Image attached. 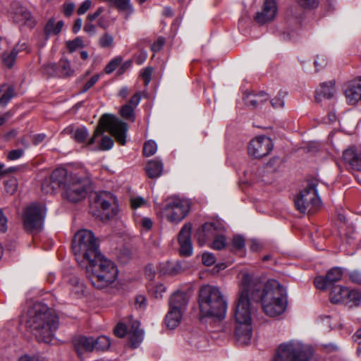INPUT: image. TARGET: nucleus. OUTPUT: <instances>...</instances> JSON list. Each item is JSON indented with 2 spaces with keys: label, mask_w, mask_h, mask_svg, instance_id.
<instances>
[{
  "label": "nucleus",
  "mask_w": 361,
  "mask_h": 361,
  "mask_svg": "<svg viewBox=\"0 0 361 361\" xmlns=\"http://www.w3.org/2000/svg\"><path fill=\"white\" fill-rule=\"evenodd\" d=\"M262 286L259 279L253 278L245 271L240 273V295L234 310L235 337L239 345L250 342L252 329L250 299L256 300L255 292L258 293Z\"/></svg>",
  "instance_id": "nucleus-1"
},
{
  "label": "nucleus",
  "mask_w": 361,
  "mask_h": 361,
  "mask_svg": "<svg viewBox=\"0 0 361 361\" xmlns=\"http://www.w3.org/2000/svg\"><path fill=\"white\" fill-rule=\"evenodd\" d=\"M22 322L39 342L49 343L59 327V317L46 305L34 303L22 315Z\"/></svg>",
  "instance_id": "nucleus-2"
},
{
  "label": "nucleus",
  "mask_w": 361,
  "mask_h": 361,
  "mask_svg": "<svg viewBox=\"0 0 361 361\" xmlns=\"http://www.w3.org/2000/svg\"><path fill=\"white\" fill-rule=\"evenodd\" d=\"M260 290L255 292L256 300L260 299L262 310L269 317H276L283 314L287 308L286 289L276 280L270 279Z\"/></svg>",
  "instance_id": "nucleus-3"
},
{
  "label": "nucleus",
  "mask_w": 361,
  "mask_h": 361,
  "mask_svg": "<svg viewBox=\"0 0 361 361\" xmlns=\"http://www.w3.org/2000/svg\"><path fill=\"white\" fill-rule=\"evenodd\" d=\"M87 270V276L92 285L97 289L111 286L118 279V269L111 260L102 254L82 266Z\"/></svg>",
  "instance_id": "nucleus-4"
},
{
  "label": "nucleus",
  "mask_w": 361,
  "mask_h": 361,
  "mask_svg": "<svg viewBox=\"0 0 361 361\" xmlns=\"http://www.w3.org/2000/svg\"><path fill=\"white\" fill-rule=\"evenodd\" d=\"M198 304L202 317L222 319L226 316L227 302L216 286H202L199 291Z\"/></svg>",
  "instance_id": "nucleus-5"
},
{
  "label": "nucleus",
  "mask_w": 361,
  "mask_h": 361,
  "mask_svg": "<svg viewBox=\"0 0 361 361\" xmlns=\"http://www.w3.org/2000/svg\"><path fill=\"white\" fill-rule=\"evenodd\" d=\"M72 247L75 259L81 267L101 254L94 233L87 229L80 230L75 234Z\"/></svg>",
  "instance_id": "nucleus-6"
},
{
  "label": "nucleus",
  "mask_w": 361,
  "mask_h": 361,
  "mask_svg": "<svg viewBox=\"0 0 361 361\" xmlns=\"http://www.w3.org/2000/svg\"><path fill=\"white\" fill-rule=\"evenodd\" d=\"M312 353L310 345L293 340L279 346L274 361H308Z\"/></svg>",
  "instance_id": "nucleus-7"
},
{
  "label": "nucleus",
  "mask_w": 361,
  "mask_h": 361,
  "mask_svg": "<svg viewBox=\"0 0 361 361\" xmlns=\"http://www.w3.org/2000/svg\"><path fill=\"white\" fill-rule=\"evenodd\" d=\"M104 130L110 133L118 143L122 145L126 144L127 124L114 116L105 114L100 118L99 125L95 130L93 137L88 140L87 145L94 144L96 137L102 134Z\"/></svg>",
  "instance_id": "nucleus-8"
},
{
  "label": "nucleus",
  "mask_w": 361,
  "mask_h": 361,
  "mask_svg": "<svg viewBox=\"0 0 361 361\" xmlns=\"http://www.w3.org/2000/svg\"><path fill=\"white\" fill-rule=\"evenodd\" d=\"M46 208L42 203H32L24 210L22 221L25 230L39 231L42 228Z\"/></svg>",
  "instance_id": "nucleus-9"
},
{
  "label": "nucleus",
  "mask_w": 361,
  "mask_h": 361,
  "mask_svg": "<svg viewBox=\"0 0 361 361\" xmlns=\"http://www.w3.org/2000/svg\"><path fill=\"white\" fill-rule=\"evenodd\" d=\"M298 211L303 214L313 213L320 206L321 201L314 184L302 190L295 200Z\"/></svg>",
  "instance_id": "nucleus-10"
},
{
  "label": "nucleus",
  "mask_w": 361,
  "mask_h": 361,
  "mask_svg": "<svg viewBox=\"0 0 361 361\" xmlns=\"http://www.w3.org/2000/svg\"><path fill=\"white\" fill-rule=\"evenodd\" d=\"M189 210L188 200L177 196L169 197L164 207L166 217L172 223L181 221L188 215Z\"/></svg>",
  "instance_id": "nucleus-11"
},
{
  "label": "nucleus",
  "mask_w": 361,
  "mask_h": 361,
  "mask_svg": "<svg viewBox=\"0 0 361 361\" xmlns=\"http://www.w3.org/2000/svg\"><path fill=\"white\" fill-rule=\"evenodd\" d=\"M90 181L87 178H80L75 175L69 178L66 184L63 195L70 202H78L85 198L87 187Z\"/></svg>",
  "instance_id": "nucleus-12"
},
{
  "label": "nucleus",
  "mask_w": 361,
  "mask_h": 361,
  "mask_svg": "<svg viewBox=\"0 0 361 361\" xmlns=\"http://www.w3.org/2000/svg\"><path fill=\"white\" fill-rule=\"evenodd\" d=\"M130 328L123 322H119L114 329L116 336L123 338L128 335L130 344L133 348H136L142 341L144 331L140 329V322L137 320L130 322Z\"/></svg>",
  "instance_id": "nucleus-13"
},
{
  "label": "nucleus",
  "mask_w": 361,
  "mask_h": 361,
  "mask_svg": "<svg viewBox=\"0 0 361 361\" xmlns=\"http://www.w3.org/2000/svg\"><path fill=\"white\" fill-rule=\"evenodd\" d=\"M274 147L271 139L265 135L253 138L247 147V152L253 159H262L270 154Z\"/></svg>",
  "instance_id": "nucleus-14"
},
{
  "label": "nucleus",
  "mask_w": 361,
  "mask_h": 361,
  "mask_svg": "<svg viewBox=\"0 0 361 361\" xmlns=\"http://www.w3.org/2000/svg\"><path fill=\"white\" fill-rule=\"evenodd\" d=\"M343 159L347 164L348 169L354 173L356 178H358L355 173H359L361 168V158L359 150L354 147L346 149L343 153Z\"/></svg>",
  "instance_id": "nucleus-15"
},
{
  "label": "nucleus",
  "mask_w": 361,
  "mask_h": 361,
  "mask_svg": "<svg viewBox=\"0 0 361 361\" xmlns=\"http://www.w3.org/2000/svg\"><path fill=\"white\" fill-rule=\"evenodd\" d=\"M192 226L190 224H185L178 235L180 253L183 256H190L192 253V245L190 239Z\"/></svg>",
  "instance_id": "nucleus-16"
},
{
  "label": "nucleus",
  "mask_w": 361,
  "mask_h": 361,
  "mask_svg": "<svg viewBox=\"0 0 361 361\" xmlns=\"http://www.w3.org/2000/svg\"><path fill=\"white\" fill-rule=\"evenodd\" d=\"M344 93L348 104H356L361 99V78H357L349 81L345 85Z\"/></svg>",
  "instance_id": "nucleus-17"
},
{
  "label": "nucleus",
  "mask_w": 361,
  "mask_h": 361,
  "mask_svg": "<svg viewBox=\"0 0 361 361\" xmlns=\"http://www.w3.org/2000/svg\"><path fill=\"white\" fill-rule=\"evenodd\" d=\"M277 6L274 0H264L262 10L255 16V21L264 24L272 20L276 16Z\"/></svg>",
  "instance_id": "nucleus-18"
},
{
  "label": "nucleus",
  "mask_w": 361,
  "mask_h": 361,
  "mask_svg": "<svg viewBox=\"0 0 361 361\" xmlns=\"http://www.w3.org/2000/svg\"><path fill=\"white\" fill-rule=\"evenodd\" d=\"M73 343L78 357L81 360L84 359L85 354L94 350L93 337L78 336L73 339Z\"/></svg>",
  "instance_id": "nucleus-19"
},
{
  "label": "nucleus",
  "mask_w": 361,
  "mask_h": 361,
  "mask_svg": "<svg viewBox=\"0 0 361 361\" xmlns=\"http://www.w3.org/2000/svg\"><path fill=\"white\" fill-rule=\"evenodd\" d=\"M336 94L335 83L329 81L322 83L315 91V101L321 103L324 100L331 99Z\"/></svg>",
  "instance_id": "nucleus-20"
},
{
  "label": "nucleus",
  "mask_w": 361,
  "mask_h": 361,
  "mask_svg": "<svg viewBox=\"0 0 361 361\" xmlns=\"http://www.w3.org/2000/svg\"><path fill=\"white\" fill-rule=\"evenodd\" d=\"M189 298L185 293L177 291L174 293L169 301V309L180 310L184 312L188 305Z\"/></svg>",
  "instance_id": "nucleus-21"
},
{
  "label": "nucleus",
  "mask_w": 361,
  "mask_h": 361,
  "mask_svg": "<svg viewBox=\"0 0 361 361\" xmlns=\"http://www.w3.org/2000/svg\"><path fill=\"white\" fill-rule=\"evenodd\" d=\"M75 175L68 174L65 169H57L53 171L50 178L57 188H63L64 189L66 184L69 182V178Z\"/></svg>",
  "instance_id": "nucleus-22"
},
{
  "label": "nucleus",
  "mask_w": 361,
  "mask_h": 361,
  "mask_svg": "<svg viewBox=\"0 0 361 361\" xmlns=\"http://www.w3.org/2000/svg\"><path fill=\"white\" fill-rule=\"evenodd\" d=\"M13 20L18 24L27 25L28 26H31L33 24L30 11L23 7L17 8L13 13Z\"/></svg>",
  "instance_id": "nucleus-23"
},
{
  "label": "nucleus",
  "mask_w": 361,
  "mask_h": 361,
  "mask_svg": "<svg viewBox=\"0 0 361 361\" xmlns=\"http://www.w3.org/2000/svg\"><path fill=\"white\" fill-rule=\"evenodd\" d=\"M201 232L202 233L204 240L205 241L211 240L218 234L222 233V228L219 224L208 222L202 226Z\"/></svg>",
  "instance_id": "nucleus-24"
},
{
  "label": "nucleus",
  "mask_w": 361,
  "mask_h": 361,
  "mask_svg": "<svg viewBox=\"0 0 361 361\" xmlns=\"http://www.w3.org/2000/svg\"><path fill=\"white\" fill-rule=\"evenodd\" d=\"M348 293V288L342 286H336L333 288L330 293V300L332 303H343L346 300V295Z\"/></svg>",
  "instance_id": "nucleus-25"
},
{
  "label": "nucleus",
  "mask_w": 361,
  "mask_h": 361,
  "mask_svg": "<svg viewBox=\"0 0 361 361\" xmlns=\"http://www.w3.org/2000/svg\"><path fill=\"white\" fill-rule=\"evenodd\" d=\"M15 95L14 87L4 83L0 86V106H5Z\"/></svg>",
  "instance_id": "nucleus-26"
},
{
  "label": "nucleus",
  "mask_w": 361,
  "mask_h": 361,
  "mask_svg": "<svg viewBox=\"0 0 361 361\" xmlns=\"http://www.w3.org/2000/svg\"><path fill=\"white\" fill-rule=\"evenodd\" d=\"M183 312L180 310H173L169 309L165 317V323L169 329H173L180 323Z\"/></svg>",
  "instance_id": "nucleus-27"
},
{
  "label": "nucleus",
  "mask_w": 361,
  "mask_h": 361,
  "mask_svg": "<svg viewBox=\"0 0 361 361\" xmlns=\"http://www.w3.org/2000/svg\"><path fill=\"white\" fill-rule=\"evenodd\" d=\"M95 204L97 207H101L107 218H111L116 214L117 209L116 207L111 208L110 202L105 200L103 195L97 196Z\"/></svg>",
  "instance_id": "nucleus-28"
},
{
  "label": "nucleus",
  "mask_w": 361,
  "mask_h": 361,
  "mask_svg": "<svg viewBox=\"0 0 361 361\" xmlns=\"http://www.w3.org/2000/svg\"><path fill=\"white\" fill-rule=\"evenodd\" d=\"M24 46L25 44H18L16 47H14L11 51L4 52L2 55L3 65L8 68H12L15 63L18 52L23 50V47Z\"/></svg>",
  "instance_id": "nucleus-29"
},
{
  "label": "nucleus",
  "mask_w": 361,
  "mask_h": 361,
  "mask_svg": "<svg viewBox=\"0 0 361 361\" xmlns=\"http://www.w3.org/2000/svg\"><path fill=\"white\" fill-rule=\"evenodd\" d=\"M145 170L149 178H157L162 173L163 164L159 160H151L147 163Z\"/></svg>",
  "instance_id": "nucleus-30"
},
{
  "label": "nucleus",
  "mask_w": 361,
  "mask_h": 361,
  "mask_svg": "<svg viewBox=\"0 0 361 361\" xmlns=\"http://www.w3.org/2000/svg\"><path fill=\"white\" fill-rule=\"evenodd\" d=\"M361 300V293L358 290L349 289L344 304L349 307L357 306Z\"/></svg>",
  "instance_id": "nucleus-31"
},
{
  "label": "nucleus",
  "mask_w": 361,
  "mask_h": 361,
  "mask_svg": "<svg viewBox=\"0 0 361 361\" xmlns=\"http://www.w3.org/2000/svg\"><path fill=\"white\" fill-rule=\"evenodd\" d=\"M268 96L264 92H260L257 95H250L247 98L246 103L247 105L256 108L259 104H262L264 102L268 99Z\"/></svg>",
  "instance_id": "nucleus-32"
},
{
  "label": "nucleus",
  "mask_w": 361,
  "mask_h": 361,
  "mask_svg": "<svg viewBox=\"0 0 361 361\" xmlns=\"http://www.w3.org/2000/svg\"><path fill=\"white\" fill-rule=\"evenodd\" d=\"M63 22L62 20L58 21L56 23L54 20H49L45 27V32L47 35H58L62 30Z\"/></svg>",
  "instance_id": "nucleus-33"
},
{
  "label": "nucleus",
  "mask_w": 361,
  "mask_h": 361,
  "mask_svg": "<svg viewBox=\"0 0 361 361\" xmlns=\"http://www.w3.org/2000/svg\"><path fill=\"white\" fill-rule=\"evenodd\" d=\"M343 274V272L342 269L339 267H334L329 270L326 275L327 280H329V282L331 285L334 283L339 281L342 279Z\"/></svg>",
  "instance_id": "nucleus-34"
},
{
  "label": "nucleus",
  "mask_w": 361,
  "mask_h": 361,
  "mask_svg": "<svg viewBox=\"0 0 361 361\" xmlns=\"http://www.w3.org/2000/svg\"><path fill=\"white\" fill-rule=\"evenodd\" d=\"M71 284L72 286L71 293L77 297H80L84 293L85 286L82 281L78 278L73 277L71 280Z\"/></svg>",
  "instance_id": "nucleus-35"
},
{
  "label": "nucleus",
  "mask_w": 361,
  "mask_h": 361,
  "mask_svg": "<svg viewBox=\"0 0 361 361\" xmlns=\"http://www.w3.org/2000/svg\"><path fill=\"white\" fill-rule=\"evenodd\" d=\"M110 341L108 337L105 336H99L94 338V347L97 350H105L110 347Z\"/></svg>",
  "instance_id": "nucleus-36"
},
{
  "label": "nucleus",
  "mask_w": 361,
  "mask_h": 361,
  "mask_svg": "<svg viewBox=\"0 0 361 361\" xmlns=\"http://www.w3.org/2000/svg\"><path fill=\"white\" fill-rule=\"evenodd\" d=\"M88 135L87 128L83 126L78 127L72 131V137L78 142H84L87 140Z\"/></svg>",
  "instance_id": "nucleus-37"
},
{
  "label": "nucleus",
  "mask_w": 361,
  "mask_h": 361,
  "mask_svg": "<svg viewBox=\"0 0 361 361\" xmlns=\"http://www.w3.org/2000/svg\"><path fill=\"white\" fill-rule=\"evenodd\" d=\"M114 44V37L108 32H105L99 37V44L102 48H111Z\"/></svg>",
  "instance_id": "nucleus-38"
},
{
  "label": "nucleus",
  "mask_w": 361,
  "mask_h": 361,
  "mask_svg": "<svg viewBox=\"0 0 361 361\" xmlns=\"http://www.w3.org/2000/svg\"><path fill=\"white\" fill-rule=\"evenodd\" d=\"M59 68L63 76H71L73 74L70 62L67 59H63L59 61Z\"/></svg>",
  "instance_id": "nucleus-39"
},
{
  "label": "nucleus",
  "mask_w": 361,
  "mask_h": 361,
  "mask_svg": "<svg viewBox=\"0 0 361 361\" xmlns=\"http://www.w3.org/2000/svg\"><path fill=\"white\" fill-rule=\"evenodd\" d=\"M157 150V143L153 140L146 142L143 147V154L146 157L152 156Z\"/></svg>",
  "instance_id": "nucleus-40"
},
{
  "label": "nucleus",
  "mask_w": 361,
  "mask_h": 361,
  "mask_svg": "<svg viewBox=\"0 0 361 361\" xmlns=\"http://www.w3.org/2000/svg\"><path fill=\"white\" fill-rule=\"evenodd\" d=\"M123 58L121 56H116L111 59L105 67L104 71L106 74H110L114 71L121 63Z\"/></svg>",
  "instance_id": "nucleus-41"
},
{
  "label": "nucleus",
  "mask_w": 361,
  "mask_h": 361,
  "mask_svg": "<svg viewBox=\"0 0 361 361\" xmlns=\"http://www.w3.org/2000/svg\"><path fill=\"white\" fill-rule=\"evenodd\" d=\"M84 46L83 40L80 37H76L75 39L66 42V47L71 52H73L78 49L82 48Z\"/></svg>",
  "instance_id": "nucleus-42"
},
{
  "label": "nucleus",
  "mask_w": 361,
  "mask_h": 361,
  "mask_svg": "<svg viewBox=\"0 0 361 361\" xmlns=\"http://www.w3.org/2000/svg\"><path fill=\"white\" fill-rule=\"evenodd\" d=\"M58 188L52 183L51 178L45 179L42 184V190L47 194L54 193Z\"/></svg>",
  "instance_id": "nucleus-43"
},
{
  "label": "nucleus",
  "mask_w": 361,
  "mask_h": 361,
  "mask_svg": "<svg viewBox=\"0 0 361 361\" xmlns=\"http://www.w3.org/2000/svg\"><path fill=\"white\" fill-rule=\"evenodd\" d=\"M121 115L126 119L135 120L133 107L130 104H127L121 108Z\"/></svg>",
  "instance_id": "nucleus-44"
},
{
  "label": "nucleus",
  "mask_w": 361,
  "mask_h": 361,
  "mask_svg": "<svg viewBox=\"0 0 361 361\" xmlns=\"http://www.w3.org/2000/svg\"><path fill=\"white\" fill-rule=\"evenodd\" d=\"M18 189V180L16 178H12L5 183V190L7 193L13 195Z\"/></svg>",
  "instance_id": "nucleus-45"
},
{
  "label": "nucleus",
  "mask_w": 361,
  "mask_h": 361,
  "mask_svg": "<svg viewBox=\"0 0 361 361\" xmlns=\"http://www.w3.org/2000/svg\"><path fill=\"white\" fill-rule=\"evenodd\" d=\"M226 245V239L222 233L214 238L212 247L215 250H221Z\"/></svg>",
  "instance_id": "nucleus-46"
},
{
  "label": "nucleus",
  "mask_w": 361,
  "mask_h": 361,
  "mask_svg": "<svg viewBox=\"0 0 361 361\" xmlns=\"http://www.w3.org/2000/svg\"><path fill=\"white\" fill-rule=\"evenodd\" d=\"M314 285L318 289L325 290L330 286V283L326 275L325 276H317L314 279Z\"/></svg>",
  "instance_id": "nucleus-47"
},
{
  "label": "nucleus",
  "mask_w": 361,
  "mask_h": 361,
  "mask_svg": "<svg viewBox=\"0 0 361 361\" xmlns=\"http://www.w3.org/2000/svg\"><path fill=\"white\" fill-rule=\"evenodd\" d=\"M298 4L304 8H314L319 4L320 0H296Z\"/></svg>",
  "instance_id": "nucleus-48"
},
{
  "label": "nucleus",
  "mask_w": 361,
  "mask_h": 361,
  "mask_svg": "<svg viewBox=\"0 0 361 361\" xmlns=\"http://www.w3.org/2000/svg\"><path fill=\"white\" fill-rule=\"evenodd\" d=\"M232 246L235 250H241L245 246V240L241 235H235L232 240Z\"/></svg>",
  "instance_id": "nucleus-49"
},
{
  "label": "nucleus",
  "mask_w": 361,
  "mask_h": 361,
  "mask_svg": "<svg viewBox=\"0 0 361 361\" xmlns=\"http://www.w3.org/2000/svg\"><path fill=\"white\" fill-rule=\"evenodd\" d=\"M23 154L24 150L22 149H13L7 154V159L10 161H14L22 157Z\"/></svg>",
  "instance_id": "nucleus-50"
},
{
  "label": "nucleus",
  "mask_w": 361,
  "mask_h": 361,
  "mask_svg": "<svg viewBox=\"0 0 361 361\" xmlns=\"http://www.w3.org/2000/svg\"><path fill=\"white\" fill-rule=\"evenodd\" d=\"M328 63L327 57L324 55H318L314 61V66L317 70L324 68Z\"/></svg>",
  "instance_id": "nucleus-51"
},
{
  "label": "nucleus",
  "mask_w": 361,
  "mask_h": 361,
  "mask_svg": "<svg viewBox=\"0 0 361 361\" xmlns=\"http://www.w3.org/2000/svg\"><path fill=\"white\" fill-rule=\"evenodd\" d=\"M202 263L206 266H211L216 262V258L212 253H203L202 257Z\"/></svg>",
  "instance_id": "nucleus-52"
},
{
  "label": "nucleus",
  "mask_w": 361,
  "mask_h": 361,
  "mask_svg": "<svg viewBox=\"0 0 361 361\" xmlns=\"http://www.w3.org/2000/svg\"><path fill=\"white\" fill-rule=\"evenodd\" d=\"M114 145L113 140L109 136H104L102 138L100 148L102 150H109Z\"/></svg>",
  "instance_id": "nucleus-53"
},
{
  "label": "nucleus",
  "mask_w": 361,
  "mask_h": 361,
  "mask_svg": "<svg viewBox=\"0 0 361 361\" xmlns=\"http://www.w3.org/2000/svg\"><path fill=\"white\" fill-rule=\"evenodd\" d=\"M153 70L151 67H146L141 72V76L144 80V83L145 85H148L151 80V76L152 74Z\"/></svg>",
  "instance_id": "nucleus-54"
},
{
  "label": "nucleus",
  "mask_w": 361,
  "mask_h": 361,
  "mask_svg": "<svg viewBox=\"0 0 361 361\" xmlns=\"http://www.w3.org/2000/svg\"><path fill=\"white\" fill-rule=\"evenodd\" d=\"M138 224L140 225L142 228L146 231H149L153 225L152 221L147 217H143L140 219Z\"/></svg>",
  "instance_id": "nucleus-55"
},
{
  "label": "nucleus",
  "mask_w": 361,
  "mask_h": 361,
  "mask_svg": "<svg viewBox=\"0 0 361 361\" xmlns=\"http://www.w3.org/2000/svg\"><path fill=\"white\" fill-rule=\"evenodd\" d=\"M130 204L133 209H135L138 207L146 204V201L141 197H133L130 200Z\"/></svg>",
  "instance_id": "nucleus-56"
},
{
  "label": "nucleus",
  "mask_w": 361,
  "mask_h": 361,
  "mask_svg": "<svg viewBox=\"0 0 361 361\" xmlns=\"http://www.w3.org/2000/svg\"><path fill=\"white\" fill-rule=\"evenodd\" d=\"M91 6H92L91 0H85V1H83L81 4V5L78 8L77 13L78 15L85 14L90 8Z\"/></svg>",
  "instance_id": "nucleus-57"
},
{
  "label": "nucleus",
  "mask_w": 361,
  "mask_h": 361,
  "mask_svg": "<svg viewBox=\"0 0 361 361\" xmlns=\"http://www.w3.org/2000/svg\"><path fill=\"white\" fill-rule=\"evenodd\" d=\"M165 43V39L164 37H159L152 45L151 50L153 52H157L161 49L164 44Z\"/></svg>",
  "instance_id": "nucleus-58"
},
{
  "label": "nucleus",
  "mask_w": 361,
  "mask_h": 361,
  "mask_svg": "<svg viewBox=\"0 0 361 361\" xmlns=\"http://www.w3.org/2000/svg\"><path fill=\"white\" fill-rule=\"evenodd\" d=\"M271 104L274 109L283 108L284 106L283 96L279 94L271 101Z\"/></svg>",
  "instance_id": "nucleus-59"
},
{
  "label": "nucleus",
  "mask_w": 361,
  "mask_h": 361,
  "mask_svg": "<svg viewBox=\"0 0 361 361\" xmlns=\"http://www.w3.org/2000/svg\"><path fill=\"white\" fill-rule=\"evenodd\" d=\"M99 75H94L92 76L84 85L82 87L81 92H86L88 90H90L99 80Z\"/></svg>",
  "instance_id": "nucleus-60"
},
{
  "label": "nucleus",
  "mask_w": 361,
  "mask_h": 361,
  "mask_svg": "<svg viewBox=\"0 0 361 361\" xmlns=\"http://www.w3.org/2000/svg\"><path fill=\"white\" fill-rule=\"evenodd\" d=\"M8 229V219L0 209V232L4 233Z\"/></svg>",
  "instance_id": "nucleus-61"
},
{
  "label": "nucleus",
  "mask_w": 361,
  "mask_h": 361,
  "mask_svg": "<svg viewBox=\"0 0 361 361\" xmlns=\"http://www.w3.org/2000/svg\"><path fill=\"white\" fill-rule=\"evenodd\" d=\"M147 52L145 50H141L139 54L135 56L134 60L137 65L142 64L147 59Z\"/></svg>",
  "instance_id": "nucleus-62"
},
{
  "label": "nucleus",
  "mask_w": 361,
  "mask_h": 361,
  "mask_svg": "<svg viewBox=\"0 0 361 361\" xmlns=\"http://www.w3.org/2000/svg\"><path fill=\"white\" fill-rule=\"evenodd\" d=\"M83 30L90 36H93L95 35L97 29L96 26L89 21L85 24Z\"/></svg>",
  "instance_id": "nucleus-63"
},
{
  "label": "nucleus",
  "mask_w": 361,
  "mask_h": 361,
  "mask_svg": "<svg viewBox=\"0 0 361 361\" xmlns=\"http://www.w3.org/2000/svg\"><path fill=\"white\" fill-rule=\"evenodd\" d=\"M350 281L354 283L359 284L361 282V275L359 271H354L350 274Z\"/></svg>",
  "instance_id": "nucleus-64"
}]
</instances>
